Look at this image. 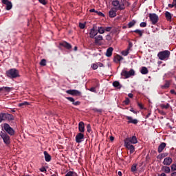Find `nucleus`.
<instances>
[{
	"label": "nucleus",
	"instance_id": "obj_1",
	"mask_svg": "<svg viewBox=\"0 0 176 176\" xmlns=\"http://www.w3.org/2000/svg\"><path fill=\"white\" fill-rule=\"evenodd\" d=\"M170 54V52L168 50L162 51L157 54V57L162 60H168Z\"/></svg>",
	"mask_w": 176,
	"mask_h": 176
},
{
	"label": "nucleus",
	"instance_id": "obj_2",
	"mask_svg": "<svg viewBox=\"0 0 176 176\" xmlns=\"http://www.w3.org/2000/svg\"><path fill=\"white\" fill-rule=\"evenodd\" d=\"M0 137L2 138L4 144L6 145H10V136L6 133L5 131L0 132Z\"/></svg>",
	"mask_w": 176,
	"mask_h": 176
},
{
	"label": "nucleus",
	"instance_id": "obj_3",
	"mask_svg": "<svg viewBox=\"0 0 176 176\" xmlns=\"http://www.w3.org/2000/svg\"><path fill=\"white\" fill-rule=\"evenodd\" d=\"M135 75V72L134 69H131L130 71H126V70H122L121 72V76H124L125 79H129L130 76H134Z\"/></svg>",
	"mask_w": 176,
	"mask_h": 176
},
{
	"label": "nucleus",
	"instance_id": "obj_4",
	"mask_svg": "<svg viewBox=\"0 0 176 176\" xmlns=\"http://www.w3.org/2000/svg\"><path fill=\"white\" fill-rule=\"evenodd\" d=\"M7 76L11 79L19 77V71L16 69H11L7 72Z\"/></svg>",
	"mask_w": 176,
	"mask_h": 176
},
{
	"label": "nucleus",
	"instance_id": "obj_5",
	"mask_svg": "<svg viewBox=\"0 0 176 176\" xmlns=\"http://www.w3.org/2000/svg\"><path fill=\"white\" fill-rule=\"evenodd\" d=\"M3 129L10 135H14V129H13L9 124L5 123L3 124Z\"/></svg>",
	"mask_w": 176,
	"mask_h": 176
},
{
	"label": "nucleus",
	"instance_id": "obj_6",
	"mask_svg": "<svg viewBox=\"0 0 176 176\" xmlns=\"http://www.w3.org/2000/svg\"><path fill=\"white\" fill-rule=\"evenodd\" d=\"M124 144H137L138 140H137V137L132 136L131 138H126L124 140Z\"/></svg>",
	"mask_w": 176,
	"mask_h": 176
},
{
	"label": "nucleus",
	"instance_id": "obj_7",
	"mask_svg": "<svg viewBox=\"0 0 176 176\" xmlns=\"http://www.w3.org/2000/svg\"><path fill=\"white\" fill-rule=\"evenodd\" d=\"M148 17L152 23L153 25H155L159 21V16L157 14L153 13V14H149Z\"/></svg>",
	"mask_w": 176,
	"mask_h": 176
},
{
	"label": "nucleus",
	"instance_id": "obj_8",
	"mask_svg": "<svg viewBox=\"0 0 176 176\" xmlns=\"http://www.w3.org/2000/svg\"><path fill=\"white\" fill-rule=\"evenodd\" d=\"M97 34H98V32L97 30V25H94L90 30L89 36L90 38H91V39H93L95 38V36H96Z\"/></svg>",
	"mask_w": 176,
	"mask_h": 176
},
{
	"label": "nucleus",
	"instance_id": "obj_9",
	"mask_svg": "<svg viewBox=\"0 0 176 176\" xmlns=\"http://www.w3.org/2000/svg\"><path fill=\"white\" fill-rule=\"evenodd\" d=\"M66 93L70 94V96H82V92L76 89H69L66 91Z\"/></svg>",
	"mask_w": 176,
	"mask_h": 176
},
{
	"label": "nucleus",
	"instance_id": "obj_10",
	"mask_svg": "<svg viewBox=\"0 0 176 176\" xmlns=\"http://www.w3.org/2000/svg\"><path fill=\"white\" fill-rule=\"evenodd\" d=\"M3 120H14V117L12 114L3 113Z\"/></svg>",
	"mask_w": 176,
	"mask_h": 176
},
{
	"label": "nucleus",
	"instance_id": "obj_11",
	"mask_svg": "<svg viewBox=\"0 0 176 176\" xmlns=\"http://www.w3.org/2000/svg\"><path fill=\"white\" fill-rule=\"evenodd\" d=\"M2 3H3V5H6V10H10L13 7L12 2L9 0H2Z\"/></svg>",
	"mask_w": 176,
	"mask_h": 176
},
{
	"label": "nucleus",
	"instance_id": "obj_12",
	"mask_svg": "<svg viewBox=\"0 0 176 176\" xmlns=\"http://www.w3.org/2000/svg\"><path fill=\"white\" fill-rule=\"evenodd\" d=\"M83 138H85V135H83V133H78L76 136V142H77V144H80Z\"/></svg>",
	"mask_w": 176,
	"mask_h": 176
},
{
	"label": "nucleus",
	"instance_id": "obj_13",
	"mask_svg": "<svg viewBox=\"0 0 176 176\" xmlns=\"http://www.w3.org/2000/svg\"><path fill=\"white\" fill-rule=\"evenodd\" d=\"M60 46H63V47H65V49H67V50H70V49H72V45L67 43V41H63L59 43Z\"/></svg>",
	"mask_w": 176,
	"mask_h": 176
},
{
	"label": "nucleus",
	"instance_id": "obj_14",
	"mask_svg": "<svg viewBox=\"0 0 176 176\" xmlns=\"http://www.w3.org/2000/svg\"><path fill=\"white\" fill-rule=\"evenodd\" d=\"M173 163V159L170 157H166L164 160L163 164L164 166H170Z\"/></svg>",
	"mask_w": 176,
	"mask_h": 176
},
{
	"label": "nucleus",
	"instance_id": "obj_15",
	"mask_svg": "<svg viewBox=\"0 0 176 176\" xmlns=\"http://www.w3.org/2000/svg\"><path fill=\"white\" fill-rule=\"evenodd\" d=\"M126 119H127L129 124L132 123L133 124H137V123H138V120L133 119L132 117H130L129 116H126Z\"/></svg>",
	"mask_w": 176,
	"mask_h": 176
},
{
	"label": "nucleus",
	"instance_id": "obj_16",
	"mask_svg": "<svg viewBox=\"0 0 176 176\" xmlns=\"http://www.w3.org/2000/svg\"><path fill=\"white\" fill-rule=\"evenodd\" d=\"M124 146L125 148H126V149H129V151H130V153H134V151H135V148L133 146V144H124Z\"/></svg>",
	"mask_w": 176,
	"mask_h": 176
},
{
	"label": "nucleus",
	"instance_id": "obj_17",
	"mask_svg": "<svg viewBox=\"0 0 176 176\" xmlns=\"http://www.w3.org/2000/svg\"><path fill=\"white\" fill-rule=\"evenodd\" d=\"M78 131L80 133H85V122H80L78 124Z\"/></svg>",
	"mask_w": 176,
	"mask_h": 176
},
{
	"label": "nucleus",
	"instance_id": "obj_18",
	"mask_svg": "<svg viewBox=\"0 0 176 176\" xmlns=\"http://www.w3.org/2000/svg\"><path fill=\"white\" fill-rule=\"evenodd\" d=\"M166 144L164 142H162L160 144V146H158V149H157L158 153H162V152H163L164 148H166Z\"/></svg>",
	"mask_w": 176,
	"mask_h": 176
},
{
	"label": "nucleus",
	"instance_id": "obj_19",
	"mask_svg": "<svg viewBox=\"0 0 176 176\" xmlns=\"http://www.w3.org/2000/svg\"><path fill=\"white\" fill-rule=\"evenodd\" d=\"M111 5H113V6H115V7L119 6L120 10H123L124 9L123 8L121 7L122 6L120 5V2H119V1L118 0L113 1L111 3Z\"/></svg>",
	"mask_w": 176,
	"mask_h": 176
},
{
	"label": "nucleus",
	"instance_id": "obj_20",
	"mask_svg": "<svg viewBox=\"0 0 176 176\" xmlns=\"http://www.w3.org/2000/svg\"><path fill=\"white\" fill-rule=\"evenodd\" d=\"M44 157L45 162H50V160H52V156L49 153H47V151H44Z\"/></svg>",
	"mask_w": 176,
	"mask_h": 176
},
{
	"label": "nucleus",
	"instance_id": "obj_21",
	"mask_svg": "<svg viewBox=\"0 0 176 176\" xmlns=\"http://www.w3.org/2000/svg\"><path fill=\"white\" fill-rule=\"evenodd\" d=\"M113 52V48L112 47H109L106 52V56L107 57H111L112 52Z\"/></svg>",
	"mask_w": 176,
	"mask_h": 176
},
{
	"label": "nucleus",
	"instance_id": "obj_22",
	"mask_svg": "<svg viewBox=\"0 0 176 176\" xmlns=\"http://www.w3.org/2000/svg\"><path fill=\"white\" fill-rule=\"evenodd\" d=\"M109 16L111 18L116 17V11L115 10V8H111L109 12Z\"/></svg>",
	"mask_w": 176,
	"mask_h": 176
},
{
	"label": "nucleus",
	"instance_id": "obj_23",
	"mask_svg": "<svg viewBox=\"0 0 176 176\" xmlns=\"http://www.w3.org/2000/svg\"><path fill=\"white\" fill-rule=\"evenodd\" d=\"M123 60V57L119 54H117L116 56H114L113 61L114 63H119L120 61H122Z\"/></svg>",
	"mask_w": 176,
	"mask_h": 176
},
{
	"label": "nucleus",
	"instance_id": "obj_24",
	"mask_svg": "<svg viewBox=\"0 0 176 176\" xmlns=\"http://www.w3.org/2000/svg\"><path fill=\"white\" fill-rule=\"evenodd\" d=\"M165 16L168 21H171V19H173V16H171V13H170V12L166 11L165 12Z\"/></svg>",
	"mask_w": 176,
	"mask_h": 176
},
{
	"label": "nucleus",
	"instance_id": "obj_25",
	"mask_svg": "<svg viewBox=\"0 0 176 176\" xmlns=\"http://www.w3.org/2000/svg\"><path fill=\"white\" fill-rule=\"evenodd\" d=\"M140 72L142 75H146V74L149 72V70H148V68H146V67H142Z\"/></svg>",
	"mask_w": 176,
	"mask_h": 176
},
{
	"label": "nucleus",
	"instance_id": "obj_26",
	"mask_svg": "<svg viewBox=\"0 0 176 176\" xmlns=\"http://www.w3.org/2000/svg\"><path fill=\"white\" fill-rule=\"evenodd\" d=\"M113 87H116L117 89H122V85H120V82L119 81H114L113 82Z\"/></svg>",
	"mask_w": 176,
	"mask_h": 176
},
{
	"label": "nucleus",
	"instance_id": "obj_27",
	"mask_svg": "<svg viewBox=\"0 0 176 176\" xmlns=\"http://www.w3.org/2000/svg\"><path fill=\"white\" fill-rule=\"evenodd\" d=\"M170 87V81L166 80L164 85H161V89H168Z\"/></svg>",
	"mask_w": 176,
	"mask_h": 176
},
{
	"label": "nucleus",
	"instance_id": "obj_28",
	"mask_svg": "<svg viewBox=\"0 0 176 176\" xmlns=\"http://www.w3.org/2000/svg\"><path fill=\"white\" fill-rule=\"evenodd\" d=\"M97 31L99 34H104L105 32V28L100 26L97 28Z\"/></svg>",
	"mask_w": 176,
	"mask_h": 176
},
{
	"label": "nucleus",
	"instance_id": "obj_29",
	"mask_svg": "<svg viewBox=\"0 0 176 176\" xmlns=\"http://www.w3.org/2000/svg\"><path fill=\"white\" fill-rule=\"evenodd\" d=\"M94 39H95V43L97 44L100 42V41H102L103 38H102V36L98 35L94 37Z\"/></svg>",
	"mask_w": 176,
	"mask_h": 176
},
{
	"label": "nucleus",
	"instance_id": "obj_30",
	"mask_svg": "<svg viewBox=\"0 0 176 176\" xmlns=\"http://www.w3.org/2000/svg\"><path fill=\"white\" fill-rule=\"evenodd\" d=\"M168 156V154L167 153H162L161 155H157V159H160L162 160V159H164V157Z\"/></svg>",
	"mask_w": 176,
	"mask_h": 176
},
{
	"label": "nucleus",
	"instance_id": "obj_31",
	"mask_svg": "<svg viewBox=\"0 0 176 176\" xmlns=\"http://www.w3.org/2000/svg\"><path fill=\"white\" fill-rule=\"evenodd\" d=\"M162 170L164 171L166 174H170V167L168 166H162Z\"/></svg>",
	"mask_w": 176,
	"mask_h": 176
},
{
	"label": "nucleus",
	"instance_id": "obj_32",
	"mask_svg": "<svg viewBox=\"0 0 176 176\" xmlns=\"http://www.w3.org/2000/svg\"><path fill=\"white\" fill-rule=\"evenodd\" d=\"M65 176H78V173L74 171H69Z\"/></svg>",
	"mask_w": 176,
	"mask_h": 176
},
{
	"label": "nucleus",
	"instance_id": "obj_33",
	"mask_svg": "<svg viewBox=\"0 0 176 176\" xmlns=\"http://www.w3.org/2000/svg\"><path fill=\"white\" fill-rule=\"evenodd\" d=\"M131 171L132 173H135L137 171V164H133L131 166Z\"/></svg>",
	"mask_w": 176,
	"mask_h": 176
},
{
	"label": "nucleus",
	"instance_id": "obj_34",
	"mask_svg": "<svg viewBox=\"0 0 176 176\" xmlns=\"http://www.w3.org/2000/svg\"><path fill=\"white\" fill-rule=\"evenodd\" d=\"M135 25V21H132L128 23V28H131Z\"/></svg>",
	"mask_w": 176,
	"mask_h": 176
},
{
	"label": "nucleus",
	"instance_id": "obj_35",
	"mask_svg": "<svg viewBox=\"0 0 176 176\" xmlns=\"http://www.w3.org/2000/svg\"><path fill=\"white\" fill-rule=\"evenodd\" d=\"M129 50H125L122 51L121 54H122V56H129Z\"/></svg>",
	"mask_w": 176,
	"mask_h": 176
},
{
	"label": "nucleus",
	"instance_id": "obj_36",
	"mask_svg": "<svg viewBox=\"0 0 176 176\" xmlns=\"http://www.w3.org/2000/svg\"><path fill=\"white\" fill-rule=\"evenodd\" d=\"M91 68H92L94 70H96L98 68V65H97V63H93L91 65Z\"/></svg>",
	"mask_w": 176,
	"mask_h": 176
},
{
	"label": "nucleus",
	"instance_id": "obj_37",
	"mask_svg": "<svg viewBox=\"0 0 176 176\" xmlns=\"http://www.w3.org/2000/svg\"><path fill=\"white\" fill-rule=\"evenodd\" d=\"M27 105H30V103L28 102H23L19 104V107H24Z\"/></svg>",
	"mask_w": 176,
	"mask_h": 176
},
{
	"label": "nucleus",
	"instance_id": "obj_38",
	"mask_svg": "<svg viewBox=\"0 0 176 176\" xmlns=\"http://www.w3.org/2000/svg\"><path fill=\"white\" fill-rule=\"evenodd\" d=\"M40 65L45 67L46 65V59H42L40 62Z\"/></svg>",
	"mask_w": 176,
	"mask_h": 176
},
{
	"label": "nucleus",
	"instance_id": "obj_39",
	"mask_svg": "<svg viewBox=\"0 0 176 176\" xmlns=\"http://www.w3.org/2000/svg\"><path fill=\"white\" fill-rule=\"evenodd\" d=\"M123 104H124V105H129L130 104V99L126 98L125 100L123 101Z\"/></svg>",
	"mask_w": 176,
	"mask_h": 176
},
{
	"label": "nucleus",
	"instance_id": "obj_40",
	"mask_svg": "<svg viewBox=\"0 0 176 176\" xmlns=\"http://www.w3.org/2000/svg\"><path fill=\"white\" fill-rule=\"evenodd\" d=\"M133 32H135V34H138L140 35V36H142V31H141L138 29L134 30Z\"/></svg>",
	"mask_w": 176,
	"mask_h": 176
},
{
	"label": "nucleus",
	"instance_id": "obj_41",
	"mask_svg": "<svg viewBox=\"0 0 176 176\" xmlns=\"http://www.w3.org/2000/svg\"><path fill=\"white\" fill-rule=\"evenodd\" d=\"M161 107L165 109H168V108H170V104L168 103L166 104H161Z\"/></svg>",
	"mask_w": 176,
	"mask_h": 176
},
{
	"label": "nucleus",
	"instance_id": "obj_42",
	"mask_svg": "<svg viewBox=\"0 0 176 176\" xmlns=\"http://www.w3.org/2000/svg\"><path fill=\"white\" fill-rule=\"evenodd\" d=\"M87 130L88 133H93V131H91V126L90 125V124H89L87 126Z\"/></svg>",
	"mask_w": 176,
	"mask_h": 176
},
{
	"label": "nucleus",
	"instance_id": "obj_43",
	"mask_svg": "<svg viewBox=\"0 0 176 176\" xmlns=\"http://www.w3.org/2000/svg\"><path fill=\"white\" fill-rule=\"evenodd\" d=\"M66 100H68V101H70L72 104H74V102L75 101V99L72 97H66Z\"/></svg>",
	"mask_w": 176,
	"mask_h": 176
},
{
	"label": "nucleus",
	"instance_id": "obj_44",
	"mask_svg": "<svg viewBox=\"0 0 176 176\" xmlns=\"http://www.w3.org/2000/svg\"><path fill=\"white\" fill-rule=\"evenodd\" d=\"M96 13L98 14V16H100L101 17H105V15L104 14V13L100 11H96Z\"/></svg>",
	"mask_w": 176,
	"mask_h": 176
},
{
	"label": "nucleus",
	"instance_id": "obj_45",
	"mask_svg": "<svg viewBox=\"0 0 176 176\" xmlns=\"http://www.w3.org/2000/svg\"><path fill=\"white\" fill-rule=\"evenodd\" d=\"M38 2L42 5H47V1H46V0H38Z\"/></svg>",
	"mask_w": 176,
	"mask_h": 176
},
{
	"label": "nucleus",
	"instance_id": "obj_46",
	"mask_svg": "<svg viewBox=\"0 0 176 176\" xmlns=\"http://www.w3.org/2000/svg\"><path fill=\"white\" fill-rule=\"evenodd\" d=\"M79 27L81 30H84L85 27H86V25L85 23H79Z\"/></svg>",
	"mask_w": 176,
	"mask_h": 176
},
{
	"label": "nucleus",
	"instance_id": "obj_47",
	"mask_svg": "<svg viewBox=\"0 0 176 176\" xmlns=\"http://www.w3.org/2000/svg\"><path fill=\"white\" fill-rule=\"evenodd\" d=\"M112 30V27H106L104 28V31L107 32H111V30Z\"/></svg>",
	"mask_w": 176,
	"mask_h": 176
},
{
	"label": "nucleus",
	"instance_id": "obj_48",
	"mask_svg": "<svg viewBox=\"0 0 176 176\" xmlns=\"http://www.w3.org/2000/svg\"><path fill=\"white\" fill-rule=\"evenodd\" d=\"M72 104L75 105V107H78V105H80V102H79V101L75 102V100H74V102L72 103Z\"/></svg>",
	"mask_w": 176,
	"mask_h": 176
},
{
	"label": "nucleus",
	"instance_id": "obj_49",
	"mask_svg": "<svg viewBox=\"0 0 176 176\" xmlns=\"http://www.w3.org/2000/svg\"><path fill=\"white\" fill-rule=\"evenodd\" d=\"M140 27H142V28L146 27V22H142L140 24Z\"/></svg>",
	"mask_w": 176,
	"mask_h": 176
},
{
	"label": "nucleus",
	"instance_id": "obj_50",
	"mask_svg": "<svg viewBox=\"0 0 176 176\" xmlns=\"http://www.w3.org/2000/svg\"><path fill=\"white\" fill-rule=\"evenodd\" d=\"M3 90H5L6 91H10V87H3Z\"/></svg>",
	"mask_w": 176,
	"mask_h": 176
},
{
	"label": "nucleus",
	"instance_id": "obj_51",
	"mask_svg": "<svg viewBox=\"0 0 176 176\" xmlns=\"http://www.w3.org/2000/svg\"><path fill=\"white\" fill-rule=\"evenodd\" d=\"M138 107H139L140 109H144V105L142 104V103L138 102Z\"/></svg>",
	"mask_w": 176,
	"mask_h": 176
},
{
	"label": "nucleus",
	"instance_id": "obj_52",
	"mask_svg": "<svg viewBox=\"0 0 176 176\" xmlns=\"http://www.w3.org/2000/svg\"><path fill=\"white\" fill-rule=\"evenodd\" d=\"M132 47H133V43L129 42V46H128V47L126 48V50H128L130 51V49H131Z\"/></svg>",
	"mask_w": 176,
	"mask_h": 176
},
{
	"label": "nucleus",
	"instance_id": "obj_53",
	"mask_svg": "<svg viewBox=\"0 0 176 176\" xmlns=\"http://www.w3.org/2000/svg\"><path fill=\"white\" fill-rule=\"evenodd\" d=\"M171 170H172V171H176V165L175 164H173L171 165Z\"/></svg>",
	"mask_w": 176,
	"mask_h": 176
},
{
	"label": "nucleus",
	"instance_id": "obj_54",
	"mask_svg": "<svg viewBox=\"0 0 176 176\" xmlns=\"http://www.w3.org/2000/svg\"><path fill=\"white\" fill-rule=\"evenodd\" d=\"M130 111L133 112V113H135V115H137V113H138L139 112V111H135L133 108H131Z\"/></svg>",
	"mask_w": 176,
	"mask_h": 176
},
{
	"label": "nucleus",
	"instance_id": "obj_55",
	"mask_svg": "<svg viewBox=\"0 0 176 176\" xmlns=\"http://www.w3.org/2000/svg\"><path fill=\"white\" fill-rule=\"evenodd\" d=\"M3 113H0V123H1L3 120H3Z\"/></svg>",
	"mask_w": 176,
	"mask_h": 176
},
{
	"label": "nucleus",
	"instance_id": "obj_56",
	"mask_svg": "<svg viewBox=\"0 0 176 176\" xmlns=\"http://www.w3.org/2000/svg\"><path fill=\"white\" fill-rule=\"evenodd\" d=\"M94 112H102V110L100 109H94Z\"/></svg>",
	"mask_w": 176,
	"mask_h": 176
},
{
	"label": "nucleus",
	"instance_id": "obj_57",
	"mask_svg": "<svg viewBox=\"0 0 176 176\" xmlns=\"http://www.w3.org/2000/svg\"><path fill=\"white\" fill-rule=\"evenodd\" d=\"M89 91H91L92 93H96V87L90 88Z\"/></svg>",
	"mask_w": 176,
	"mask_h": 176
},
{
	"label": "nucleus",
	"instance_id": "obj_58",
	"mask_svg": "<svg viewBox=\"0 0 176 176\" xmlns=\"http://www.w3.org/2000/svg\"><path fill=\"white\" fill-rule=\"evenodd\" d=\"M90 13H96L97 10H96V9L92 8L91 10H89Z\"/></svg>",
	"mask_w": 176,
	"mask_h": 176
},
{
	"label": "nucleus",
	"instance_id": "obj_59",
	"mask_svg": "<svg viewBox=\"0 0 176 176\" xmlns=\"http://www.w3.org/2000/svg\"><path fill=\"white\" fill-rule=\"evenodd\" d=\"M96 64H97L98 67H104V64H102L101 62H99Z\"/></svg>",
	"mask_w": 176,
	"mask_h": 176
},
{
	"label": "nucleus",
	"instance_id": "obj_60",
	"mask_svg": "<svg viewBox=\"0 0 176 176\" xmlns=\"http://www.w3.org/2000/svg\"><path fill=\"white\" fill-rule=\"evenodd\" d=\"M40 171H41V173H45V171H46V168L42 167V168L40 169Z\"/></svg>",
	"mask_w": 176,
	"mask_h": 176
},
{
	"label": "nucleus",
	"instance_id": "obj_61",
	"mask_svg": "<svg viewBox=\"0 0 176 176\" xmlns=\"http://www.w3.org/2000/svg\"><path fill=\"white\" fill-rule=\"evenodd\" d=\"M174 6H175V4H173V3L172 4H168V8H174Z\"/></svg>",
	"mask_w": 176,
	"mask_h": 176
},
{
	"label": "nucleus",
	"instance_id": "obj_62",
	"mask_svg": "<svg viewBox=\"0 0 176 176\" xmlns=\"http://www.w3.org/2000/svg\"><path fill=\"white\" fill-rule=\"evenodd\" d=\"M128 96L129 97V98H133V94L130 93L128 94Z\"/></svg>",
	"mask_w": 176,
	"mask_h": 176
},
{
	"label": "nucleus",
	"instance_id": "obj_63",
	"mask_svg": "<svg viewBox=\"0 0 176 176\" xmlns=\"http://www.w3.org/2000/svg\"><path fill=\"white\" fill-rule=\"evenodd\" d=\"M158 176H167V175H166V173H161L160 175H158Z\"/></svg>",
	"mask_w": 176,
	"mask_h": 176
},
{
	"label": "nucleus",
	"instance_id": "obj_64",
	"mask_svg": "<svg viewBox=\"0 0 176 176\" xmlns=\"http://www.w3.org/2000/svg\"><path fill=\"white\" fill-rule=\"evenodd\" d=\"M171 176H176V172H173V173L171 174Z\"/></svg>",
	"mask_w": 176,
	"mask_h": 176
}]
</instances>
